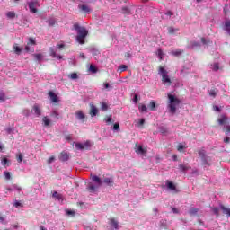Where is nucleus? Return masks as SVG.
Returning <instances> with one entry per match:
<instances>
[{"label":"nucleus","mask_w":230,"mask_h":230,"mask_svg":"<svg viewBox=\"0 0 230 230\" xmlns=\"http://www.w3.org/2000/svg\"><path fill=\"white\" fill-rule=\"evenodd\" d=\"M89 71H91V73H98V68H96V66H94V65H91Z\"/></svg>","instance_id":"obj_41"},{"label":"nucleus","mask_w":230,"mask_h":230,"mask_svg":"<svg viewBox=\"0 0 230 230\" xmlns=\"http://www.w3.org/2000/svg\"><path fill=\"white\" fill-rule=\"evenodd\" d=\"M6 102V94H4V93H0V103H3Z\"/></svg>","instance_id":"obj_31"},{"label":"nucleus","mask_w":230,"mask_h":230,"mask_svg":"<svg viewBox=\"0 0 230 230\" xmlns=\"http://www.w3.org/2000/svg\"><path fill=\"white\" fill-rule=\"evenodd\" d=\"M55 161V156H50L49 159H48V163L49 164H51L52 162Z\"/></svg>","instance_id":"obj_60"},{"label":"nucleus","mask_w":230,"mask_h":230,"mask_svg":"<svg viewBox=\"0 0 230 230\" xmlns=\"http://www.w3.org/2000/svg\"><path fill=\"white\" fill-rule=\"evenodd\" d=\"M50 57H53V58H57V52L55 51V49L53 47H50L49 49Z\"/></svg>","instance_id":"obj_26"},{"label":"nucleus","mask_w":230,"mask_h":230,"mask_svg":"<svg viewBox=\"0 0 230 230\" xmlns=\"http://www.w3.org/2000/svg\"><path fill=\"white\" fill-rule=\"evenodd\" d=\"M158 73L159 75H161L162 82L164 84H167V85H172V79H170V76L168 75V71H166L164 66H159Z\"/></svg>","instance_id":"obj_4"},{"label":"nucleus","mask_w":230,"mask_h":230,"mask_svg":"<svg viewBox=\"0 0 230 230\" xmlns=\"http://www.w3.org/2000/svg\"><path fill=\"white\" fill-rule=\"evenodd\" d=\"M213 109L216 112H220V108L218 106H213Z\"/></svg>","instance_id":"obj_63"},{"label":"nucleus","mask_w":230,"mask_h":230,"mask_svg":"<svg viewBox=\"0 0 230 230\" xmlns=\"http://www.w3.org/2000/svg\"><path fill=\"white\" fill-rule=\"evenodd\" d=\"M48 24L49 26H54L55 24H57V21L54 18H50L48 20Z\"/></svg>","instance_id":"obj_33"},{"label":"nucleus","mask_w":230,"mask_h":230,"mask_svg":"<svg viewBox=\"0 0 230 230\" xmlns=\"http://www.w3.org/2000/svg\"><path fill=\"white\" fill-rule=\"evenodd\" d=\"M52 197L54 199H57L58 200H62V194H58V192H57V191H54L52 193Z\"/></svg>","instance_id":"obj_28"},{"label":"nucleus","mask_w":230,"mask_h":230,"mask_svg":"<svg viewBox=\"0 0 230 230\" xmlns=\"http://www.w3.org/2000/svg\"><path fill=\"white\" fill-rule=\"evenodd\" d=\"M133 102L134 103H137V102H139V98L137 97V94L134 95Z\"/></svg>","instance_id":"obj_57"},{"label":"nucleus","mask_w":230,"mask_h":230,"mask_svg":"<svg viewBox=\"0 0 230 230\" xmlns=\"http://www.w3.org/2000/svg\"><path fill=\"white\" fill-rule=\"evenodd\" d=\"M224 143L229 144L230 143V137H226L224 138Z\"/></svg>","instance_id":"obj_62"},{"label":"nucleus","mask_w":230,"mask_h":230,"mask_svg":"<svg viewBox=\"0 0 230 230\" xmlns=\"http://www.w3.org/2000/svg\"><path fill=\"white\" fill-rule=\"evenodd\" d=\"M32 111L36 116H40L42 114V111L40 110V107H39V104H35L32 107Z\"/></svg>","instance_id":"obj_12"},{"label":"nucleus","mask_w":230,"mask_h":230,"mask_svg":"<svg viewBox=\"0 0 230 230\" xmlns=\"http://www.w3.org/2000/svg\"><path fill=\"white\" fill-rule=\"evenodd\" d=\"M196 213H199V208H191L190 210V215H196Z\"/></svg>","instance_id":"obj_49"},{"label":"nucleus","mask_w":230,"mask_h":230,"mask_svg":"<svg viewBox=\"0 0 230 230\" xmlns=\"http://www.w3.org/2000/svg\"><path fill=\"white\" fill-rule=\"evenodd\" d=\"M175 31H179V29H174L173 27H169L168 28V33L170 35H173V33H175Z\"/></svg>","instance_id":"obj_34"},{"label":"nucleus","mask_w":230,"mask_h":230,"mask_svg":"<svg viewBox=\"0 0 230 230\" xmlns=\"http://www.w3.org/2000/svg\"><path fill=\"white\" fill-rule=\"evenodd\" d=\"M107 109H109V106L107 105V103L102 102V111H107Z\"/></svg>","instance_id":"obj_52"},{"label":"nucleus","mask_w":230,"mask_h":230,"mask_svg":"<svg viewBox=\"0 0 230 230\" xmlns=\"http://www.w3.org/2000/svg\"><path fill=\"white\" fill-rule=\"evenodd\" d=\"M37 4H38V2H29L28 3L29 10H30V12H31V13H37V12H38Z\"/></svg>","instance_id":"obj_5"},{"label":"nucleus","mask_w":230,"mask_h":230,"mask_svg":"<svg viewBox=\"0 0 230 230\" xmlns=\"http://www.w3.org/2000/svg\"><path fill=\"white\" fill-rule=\"evenodd\" d=\"M218 123L219 125H226V123H227V121H229V118H227V116L223 115L221 116L220 119H218Z\"/></svg>","instance_id":"obj_15"},{"label":"nucleus","mask_w":230,"mask_h":230,"mask_svg":"<svg viewBox=\"0 0 230 230\" xmlns=\"http://www.w3.org/2000/svg\"><path fill=\"white\" fill-rule=\"evenodd\" d=\"M75 148H77V150H84V144L76 143L75 144Z\"/></svg>","instance_id":"obj_44"},{"label":"nucleus","mask_w":230,"mask_h":230,"mask_svg":"<svg viewBox=\"0 0 230 230\" xmlns=\"http://www.w3.org/2000/svg\"><path fill=\"white\" fill-rule=\"evenodd\" d=\"M198 154H199L200 159H202V157L206 156V149H204V147H202L201 149L198 150Z\"/></svg>","instance_id":"obj_25"},{"label":"nucleus","mask_w":230,"mask_h":230,"mask_svg":"<svg viewBox=\"0 0 230 230\" xmlns=\"http://www.w3.org/2000/svg\"><path fill=\"white\" fill-rule=\"evenodd\" d=\"M32 57H34L35 60L38 62H40V60L44 58V55H42V53L33 54Z\"/></svg>","instance_id":"obj_22"},{"label":"nucleus","mask_w":230,"mask_h":230,"mask_svg":"<svg viewBox=\"0 0 230 230\" xmlns=\"http://www.w3.org/2000/svg\"><path fill=\"white\" fill-rule=\"evenodd\" d=\"M1 163L3 166H10V160H8L6 157L3 158Z\"/></svg>","instance_id":"obj_30"},{"label":"nucleus","mask_w":230,"mask_h":230,"mask_svg":"<svg viewBox=\"0 0 230 230\" xmlns=\"http://www.w3.org/2000/svg\"><path fill=\"white\" fill-rule=\"evenodd\" d=\"M137 148L135 149L136 154H140L141 155H145L146 154V149L143 148L141 145H136Z\"/></svg>","instance_id":"obj_7"},{"label":"nucleus","mask_w":230,"mask_h":230,"mask_svg":"<svg viewBox=\"0 0 230 230\" xmlns=\"http://www.w3.org/2000/svg\"><path fill=\"white\" fill-rule=\"evenodd\" d=\"M91 179L93 182H96L97 183V186H95L94 184L93 183H90L88 186H87V190L90 192V193H95L96 192V190L100 188V186H102V179L100 177H98L97 175H94V174H92L91 175Z\"/></svg>","instance_id":"obj_3"},{"label":"nucleus","mask_w":230,"mask_h":230,"mask_svg":"<svg viewBox=\"0 0 230 230\" xmlns=\"http://www.w3.org/2000/svg\"><path fill=\"white\" fill-rule=\"evenodd\" d=\"M59 160H61L63 163L66 161H69V154L66 152H61Z\"/></svg>","instance_id":"obj_13"},{"label":"nucleus","mask_w":230,"mask_h":230,"mask_svg":"<svg viewBox=\"0 0 230 230\" xmlns=\"http://www.w3.org/2000/svg\"><path fill=\"white\" fill-rule=\"evenodd\" d=\"M223 30H224L225 31H226V32L228 33V35H230V21H226V22H225V25H224Z\"/></svg>","instance_id":"obj_20"},{"label":"nucleus","mask_w":230,"mask_h":230,"mask_svg":"<svg viewBox=\"0 0 230 230\" xmlns=\"http://www.w3.org/2000/svg\"><path fill=\"white\" fill-rule=\"evenodd\" d=\"M30 44H32V46H35L37 44V42L35 41V40L33 38H30L28 46H30Z\"/></svg>","instance_id":"obj_48"},{"label":"nucleus","mask_w":230,"mask_h":230,"mask_svg":"<svg viewBox=\"0 0 230 230\" xmlns=\"http://www.w3.org/2000/svg\"><path fill=\"white\" fill-rule=\"evenodd\" d=\"M157 55H158V57H160V58H163V49H157Z\"/></svg>","instance_id":"obj_54"},{"label":"nucleus","mask_w":230,"mask_h":230,"mask_svg":"<svg viewBox=\"0 0 230 230\" xmlns=\"http://www.w3.org/2000/svg\"><path fill=\"white\" fill-rule=\"evenodd\" d=\"M179 168H180L181 172H187V170H190V168H191V167H188L184 164H180Z\"/></svg>","instance_id":"obj_35"},{"label":"nucleus","mask_w":230,"mask_h":230,"mask_svg":"<svg viewBox=\"0 0 230 230\" xmlns=\"http://www.w3.org/2000/svg\"><path fill=\"white\" fill-rule=\"evenodd\" d=\"M73 28L77 31V42H79V44H85L84 39L89 35V31L85 30V27H80V24L78 23H75Z\"/></svg>","instance_id":"obj_2"},{"label":"nucleus","mask_w":230,"mask_h":230,"mask_svg":"<svg viewBox=\"0 0 230 230\" xmlns=\"http://www.w3.org/2000/svg\"><path fill=\"white\" fill-rule=\"evenodd\" d=\"M13 188L14 190H16L17 191H22V188L18 186V185H16V184L13 185Z\"/></svg>","instance_id":"obj_51"},{"label":"nucleus","mask_w":230,"mask_h":230,"mask_svg":"<svg viewBox=\"0 0 230 230\" xmlns=\"http://www.w3.org/2000/svg\"><path fill=\"white\" fill-rule=\"evenodd\" d=\"M68 78H70V80H77L78 78V74L76 73H71L68 75Z\"/></svg>","instance_id":"obj_29"},{"label":"nucleus","mask_w":230,"mask_h":230,"mask_svg":"<svg viewBox=\"0 0 230 230\" xmlns=\"http://www.w3.org/2000/svg\"><path fill=\"white\" fill-rule=\"evenodd\" d=\"M127 69H128V66H127V65H120V66H119V71L120 73H123L124 71H127Z\"/></svg>","instance_id":"obj_32"},{"label":"nucleus","mask_w":230,"mask_h":230,"mask_svg":"<svg viewBox=\"0 0 230 230\" xmlns=\"http://www.w3.org/2000/svg\"><path fill=\"white\" fill-rule=\"evenodd\" d=\"M103 182L104 184H106L107 186L112 187L114 186V178L113 177H104L103 178Z\"/></svg>","instance_id":"obj_8"},{"label":"nucleus","mask_w":230,"mask_h":230,"mask_svg":"<svg viewBox=\"0 0 230 230\" xmlns=\"http://www.w3.org/2000/svg\"><path fill=\"white\" fill-rule=\"evenodd\" d=\"M75 118L80 121H84V119H85V114H84L82 111H78L75 113Z\"/></svg>","instance_id":"obj_18"},{"label":"nucleus","mask_w":230,"mask_h":230,"mask_svg":"<svg viewBox=\"0 0 230 230\" xmlns=\"http://www.w3.org/2000/svg\"><path fill=\"white\" fill-rule=\"evenodd\" d=\"M49 96L53 103H58V96L55 93L49 92Z\"/></svg>","instance_id":"obj_11"},{"label":"nucleus","mask_w":230,"mask_h":230,"mask_svg":"<svg viewBox=\"0 0 230 230\" xmlns=\"http://www.w3.org/2000/svg\"><path fill=\"white\" fill-rule=\"evenodd\" d=\"M138 125H139V127H143V125H145V119H140Z\"/></svg>","instance_id":"obj_59"},{"label":"nucleus","mask_w":230,"mask_h":230,"mask_svg":"<svg viewBox=\"0 0 230 230\" xmlns=\"http://www.w3.org/2000/svg\"><path fill=\"white\" fill-rule=\"evenodd\" d=\"M66 215L75 217V211H73V210H66Z\"/></svg>","instance_id":"obj_56"},{"label":"nucleus","mask_w":230,"mask_h":230,"mask_svg":"<svg viewBox=\"0 0 230 230\" xmlns=\"http://www.w3.org/2000/svg\"><path fill=\"white\" fill-rule=\"evenodd\" d=\"M22 202H19V201L14 202V208H19V207H22Z\"/></svg>","instance_id":"obj_58"},{"label":"nucleus","mask_w":230,"mask_h":230,"mask_svg":"<svg viewBox=\"0 0 230 230\" xmlns=\"http://www.w3.org/2000/svg\"><path fill=\"white\" fill-rule=\"evenodd\" d=\"M6 17H8V19H15V13L13 12H8L6 13Z\"/></svg>","instance_id":"obj_38"},{"label":"nucleus","mask_w":230,"mask_h":230,"mask_svg":"<svg viewBox=\"0 0 230 230\" xmlns=\"http://www.w3.org/2000/svg\"><path fill=\"white\" fill-rule=\"evenodd\" d=\"M218 69H219L218 63H215V64L213 65V71H218Z\"/></svg>","instance_id":"obj_53"},{"label":"nucleus","mask_w":230,"mask_h":230,"mask_svg":"<svg viewBox=\"0 0 230 230\" xmlns=\"http://www.w3.org/2000/svg\"><path fill=\"white\" fill-rule=\"evenodd\" d=\"M155 107H156L155 101L154 100L150 101L148 104L149 111H155Z\"/></svg>","instance_id":"obj_23"},{"label":"nucleus","mask_w":230,"mask_h":230,"mask_svg":"<svg viewBox=\"0 0 230 230\" xmlns=\"http://www.w3.org/2000/svg\"><path fill=\"white\" fill-rule=\"evenodd\" d=\"M78 8L84 13H91V8H89V6H87L85 4L79 5Z\"/></svg>","instance_id":"obj_16"},{"label":"nucleus","mask_w":230,"mask_h":230,"mask_svg":"<svg viewBox=\"0 0 230 230\" xmlns=\"http://www.w3.org/2000/svg\"><path fill=\"white\" fill-rule=\"evenodd\" d=\"M225 134H226V136L230 134V126L229 125L225 126Z\"/></svg>","instance_id":"obj_45"},{"label":"nucleus","mask_w":230,"mask_h":230,"mask_svg":"<svg viewBox=\"0 0 230 230\" xmlns=\"http://www.w3.org/2000/svg\"><path fill=\"white\" fill-rule=\"evenodd\" d=\"M65 139L66 141H71L73 139V135L69 134V135H66L65 136Z\"/></svg>","instance_id":"obj_50"},{"label":"nucleus","mask_w":230,"mask_h":230,"mask_svg":"<svg viewBox=\"0 0 230 230\" xmlns=\"http://www.w3.org/2000/svg\"><path fill=\"white\" fill-rule=\"evenodd\" d=\"M138 110L140 112H148V108L145 104L138 105Z\"/></svg>","instance_id":"obj_24"},{"label":"nucleus","mask_w":230,"mask_h":230,"mask_svg":"<svg viewBox=\"0 0 230 230\" xmlns=\"http://www.w3.org/2000/svg\"><path fill=\"white\" fill-rule=\"evenodd\" d=\"M51 116L53 118H57L58 119L60 114L58 113V111L57 110H54L52 112H51Z\"/></svg>","instance_id":"obj_40"},{"label":"nucleus","mask_w":230,"mask_h":230,"mask_svg":"<svg viewBox=\"0 0 230 230\" xmlns=\"http://www.w3.org/2000/svg\"><path fill=\"white\" fill-rule=\"evenodd\" d=\"M122 13L129 14L130 13V9L127 6L122 7Z\"/></svg>","instance_id":"obj_42"},{"label":"nucleus","mask_w":230,"mask_h":230,"mask_svg":"<svg viewBox=\"0 0 230 230\" xmlns=\"http://www.w3.org/2000/svg\"><path fill=\"white\" fill-rule=\"evenodd\" d=\"M4 177L6 179V181H10V179H12V174L10 172H4Z\"/></svg>","instance_id":"obj_37"},{"label":"nucleus","mask_w":230,"mask_h":230,"mask_svg":"<svg viewBox=\"0 0 230 230\" xmlns=\"http://www.w3.org/2000/svg\"><path fill=\"white\" fill-rule=\"evenodd\" d=\"M109 225L111 227H114V229H119V224L118 223V221L114 217L109 219Z\"/></svg>","instance_id":"obj_10"},{"label":"nucleus","mask_w":230,"mask_h":230,"mask_svg":"<svg viewBox=\"0 0 230 230\" xmlns=\"http://www.w3.org/2000/svg\"><path fill=\"white\" fill-rule=\"evenodd\" d=\"M104 121L107 123V125H111V123H112V115H111L110 117H106L104 119Z\"/></svg>","instance_id":"obj_39"},{"label":"nucleus","mask_w":230,"mask_h":230,"mask_svg":"<svg viewBox=\"0 0 230 230\" xmlns=\"http://www.w3.org/2000/svg\"><path fill=\"white\" fill-rule=\"evenodd\" d=\"M173 57H180V55H182L184 53V50H181V49H177L176 50H173L171 52Z\"/></svg>","instance_id":"obj_21"},{"label":"nucleus","mask_w":230,"mask_h":230,"mask_svg":"<svg viewBox=\"0 0 230 230\" xmlns=\"http://www.w3.org/2000/svg\"><path fill=\"white\" fill-rule=\"evenodd\" d=\"M113 130H119V123H115L113 125Z\"/></svg>","instance_id":"obj_55"},{"label":"nucleus","mask_w":230,"mask_h":230,"mask_svg":"<svg viewBox=\"0 0 230 230\" xmlns=\"http://www.w3.org/2000/svg\"><path fill=\"white\" fill-rule=\"evenodd\" d=\"M220 209L223 211L224 215H226V217H230V208H226L224 205H220Z\"/></svg>","instance_id":"obj_17"},{"label":"nucleus","mask_w":230,"mask_h":230,"mask_svg":"<svg viewBox=\"0 0 230 230\" xmlns=\"http://www.w3.org/2000/svg\"><path fill=\"white\" fill-rule=\"evenodd\" d=\"M202 164L209 166V162H208V156L201 157Z\"/></svg>","instance_id":"obj_36"},{"label":"nucleus","mask_w":230,"mask_h":230,"mask_svg":"<svg viewBox=\"0 0 230 230\" xmlns=\"http://www.w3.org/2000/svg\"><path fill=\"white\" fill-rule=\"evenodd\" d=\"M42 121L44 123V127H49V123H51V120H49L48 117H43Z\"/></svg>","instance_id":"obj_27"},{"label":"nucleus","mask_w":230,"mask_h":230,"mask_svg":"<svg viewBox=\"0 0 230 230\" xmlns=\"http://www.w3.org/2000/svg\"><path fill=\"white\" fill-rule=\"evenodd\" d=\"M14 53H16V55H21L22 49H21V47H19V45H17V43H15L13 47Z\"/></svg>","instance_id":"obj_19"},{"label":"nucleus","mask_w":230,"mask_h":230,"mask_svg":"<svg viewBox=\"0 0 230 230\" xmlns=\"http://www.w3.org/2000/svg\"><path fill=\"white\" fill-rule=\"evenodd\" d=\"M213 213H214V215H217V217H218V213H219L218 208H213Z\"/></svg>","instance_id":"obj_61"},{"label":"nucleus","mask_w":230,"mask_h":230,"mask_svg":"<svg viewBox=\"0 0 230 230\" xmlns=\"http://www.w3.org/2000/svg\"><path fill=\"white\" fill-rule=\"evenodd\" d=\"M167 98L169 112L175 114L177 112V106L181 105V100L172 93L167 94Z\"/></svg>","instance_id":"obj_1"},{"label":"nucleus","mask_w":230,"mask_h":230,"mask_svg":"<svg viewBox=\"0 0 230 230\" xmlns=\"http://www.w3.org/2000/svg\"><path fill=\"white\" fill-rule=\"evenodd\" d=\"M16 159H17L18 163H22V159H23L22 154L17 155Z\"/></svg>","instance_id":"obj_46"},{"label":"nucleus","mask_w":230,"mask_h":230,"mask_svg":"<svg viewBox=\"0 0 230 230\" xmlns=\"http://www.w3.org/2000/svg\"><path fill=\"white\" fill-rule=\"evenodd\" d=\"M83 146H84V149L89 150V148H91V142L86 141V142L83 145Z\"/></svg>","instance_id":"obj_43"},{"label":"nucleus","mask_w":230,"mask_h":230,"mask_svg":"<svg viewBox=\"0 0 230 230\" xmlns=\"http://www.w3.org/2000/svg\"><path fill=\"white\" fill-rule=\"evenodd\" d=\"M184 148H185V146H184V145H182V144H179V145L177 146V150H178V152H182V150H184Z\"/></svg>","instance_id":"obj_47"},{"label":"nucleus","mask_w":230,"mask_h":230,"mask_svg":"<svg viewBox=\"0 0 230 230\" xmlns=\"http://www.w3.org/2000/svg\"><path fill=\"white\" fill-rule=\"evenodd\" d=\"M166 186L168 190H171V191H175L177 190L175 184L170 181H166Z\"/></svg>","instance_id":"obj_14"},{"label":"nucleus","mask_w":230,"mask_h":230,"mask_svg":"<svg viewBox=\"0 0 230 230\" xmlns=\"http://www.w3.org/2000/svg\"><path fill=\"white\" fill-rule=\"evenodd\" d=\"M98 114V108L94 106V104L90 105V116L91 118H94Z\"/></svg>","instance_id":"obj_9"},{"label":"nucleus","mask_w":230,"mask_h":230,"mask_svg":"<svg viewBox=\"0 0 230 230\" xmlns=\"http://www.w3.org/2000/svg\"><path fill=\"white\" fill-rule=\"evenodd\" d=\"M130 57H132V54H130V52H127V53L125 54V58H130Z\"/></svg>","instance_id":"obj_64"},{"label":"nucleus","mask_w":230,"mask_h":230,"mask_svg":"<svg viewBox=\"0 0 230 230\" xmlns=\"http://www.w3.org/2000/svg\"><path fill=\"white\" fill-rule=\"evenodd\" d=\"M208 93L210 98H217V96H218V88L213 87L212 89L208 90Z\"/></svg>","instance_id":"obj_6"}]
</instances>
